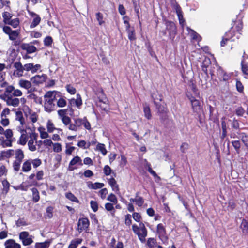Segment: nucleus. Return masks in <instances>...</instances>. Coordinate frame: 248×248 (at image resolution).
<instances>
[{"mask_svg":"<svg viewBox=\"0 0 248 248\" xmlns=\"http://www.w3.org/2000/svg\"><path fill=\"white\" fill-rule=\"evenodd\" d=\"M60 96V93L56 91H49L45 94L44 108L46 112L50 113L55 110V105L54 102Z\"/></svg>","mask_w":248,"mask_h":248,"instance_id":"obj_1","label":"nucleus"},{"mask_svg":"<svg viewBox=\"0 0 248 248\" xmlns=\"http://www.w3.org/2000/svg\"><path fill=\"white\" fill-rule=\"evenodd\" d=\"M132 228L133 231L135 234L138 235L140 241L144 242L147 235V231L144 224L142 222H140L139 226L133 224Z\"/></svg>","mask_w":248,"mask_h":248,"instance_id":"obj_2","label":"nucleus"},{"mask_svg":"<svg viewBox=\"0 0 248 248\" xmlns=\"http://www.w3.org/2000/svg\"><path fill=\"white\" fill-rule=\"evenodd\" d=\"M21 126L18 127V131L20 133H24L26 135L29 136L30 138L33 137H37V134L35 133V128L33 126H30L29 125H26L24 127L23 126L24 120L22 118L19 119Z\"/></svg>","mask_w":248,"mask_h":248,"instance_id":"obj_3","label":"nucleus"},{"mask_svg":"<svg viewBox=\"0 0 248 248\" xmlns=\"http://www.w3.org/2000/svg\"><path fill=\"white\" fill-rule=\"evenodd\" d=\"M0 98L6 102L8 106L17 107L19 104V99L12 97L10 93L5 91L4 93L0 95Z\"/></svg>","mask_w":248,"mask_h":248,"instance_id":"obj_4","label":"nucleus"},{"mask_svg":"<svg viewBox=\"0 0 248 248\" xmlns=\"http://www.w3.org/2000/svg\"><path fill=\"white\" fill-rule=\"evenodd\" d=\"M42 164V161L40 159H35L33 160H29L26 161L23 164V170H30L31 169V165L33 169H37Z\"/></svg>","mask_w":248,"mask_h":248,"instance_id":"obj_5","label":"nucleus"},{"mask_svg":"<svg viewBox=\"0 0 248 248\" xmlns=\"http://www.w3.org/2000/svg\"><path fill=\"white\" fill-rule=\"evenodd\" d=\"M2 30L5 34L9 36V39L12 41L16 40L20 33L19 30H12L8 26H4L2 27Z\"/></svg>","mask_w":248,"mask_h":248,"instance_id":"obj_6","label":"nucleus"},{"mask_svg":"<svg viewBox=\"0 0 248 248\" xmlns=\"http://www.w3.org/2000/svg\"><path fill=\"white\" fill-rule=\"evenodd\" d=\"M19 239L21 240L22 244L24 246H28L31 244L32 242V236L30 235L28 232L24 231L19 234Z\"/></svg>","mask_w":248,"mask_h":248,"instance_id":"obj_7","label":"nucleus"},{"mask_svg":"<svg viewBox=\"0 0 248 248\" xmlns=\"http://www.w3.org/2000/svg\"><path fill=\"white\" fill-rule=\"evenodd\" d=\"M67 109H60L57 113L62 123L65 125H68L71 123V119L66 115Z\"/></svg>","mask_w":248,"mask_h":248,"instance_id":"obj_8","label":"nucleus"},{"mask_svg":"<svg viewBox=\"0 0 248 248\" xmlns=\"http://www.w3.org/2000/svg\"><path fill=\"white\" fill-rule=\"evenodd\" d=\"M47 76L45 74H42V75H35L31 78V81L33 84L36 85H38L43 83L46 79Z\"/></svg>","mask_w":248,"mask_h":248,"instance_id":"obj_9","label":"nucleus"},{"mask_svg":"<svg viewBox=\"0 0 248 248\" xmlns=\"http://www.w3.org/2000/svg\"><path fill=\"white\" fill-rule=\"evenodd\" d=\"M82 160L78 155L75 156L70 161L69 166L71 169H76L77 166H82Z\"/></svg>","mask_w":248,"mask_h":248,"instance_id":"obj_10","label":"nucleus"},{"mask_svg":"<svg viewBox=\"0 0 248 248\" xmlns=\"http://www.w3.org/2000/svg\"><path fill=\"white\" fill-rule=\"evenodd\" d=\"M14 67L16 70L14 71V74L17 77H20L23 75L24 66L19 62H16L14 63Z\"/></svg>","mask_w":248,"mask_h":248,"instance_id":"obj_11","label":"nucleus"},{"mask_svg":"<svg viewBox=\"0 0 248 248\" xmlns=\"http://www.w3.org/2000/svg\"><path fill=\"white\" fill-rule=\"evenodd\" d=\"M89 225V222L87 218H83L80 219L78 222V231L81 232L86 230Z\"/></svg>","mask_w":248,"mask_h":248,"instance_id":"obj_12","label":"nucleus"},{"mask_svg":"<svg viewBox=\"0 0 248 248\" xmlns=\"http://www.w3.org/2000/svg\"><path fill=\"white\" fill-rule=\"evenodd\" d=\"M24 66L25 71H31L32 73L37 72L41 67L40 64L34 65L33 63H27L25 64Z\"/></svg>","mask_w":248,"mask_h":248,"instance_id":"obj_13","label":"nucleus"},{"mask_svg":"<svg viewBox=\"0 0 248 248\" xmlns=\"http://www.w3.org/2000/svg\"><path fill=\"white\" fill-rule=\"evenodd\" d=\"M21 48L26 51L28 53H32L36 51V48L35 46L28 43H23L20 46Z\"/></svg>","mask_w":248,"mask_h":248,"instance_id":"obj_14","label":"nucleus"},{"mask_svg":"<svg viewBox=\"0 0 248 248\" xmlns=\"http://www.w3.org/2000/svg\"><path fill=\"white\" fill-rule=\"evenodd\" d=\"M69 104L72 106H76L78 108H80L82 104L81 97L79 94H77L76 98H72L69 100Z\"/></svg>","mask_w":248,"mask_h":248,"instance_id":"obj_15","label":"nucleus"},{"mask_svg":"<svg viewBox=\"0 0 248 248\" xmlns=\"http://www.w3.org/2000/svg\"><path fill=\"white\" fill-rule=\"evenodd\" d=\"M46 127L48 132L50 133H53L54 131L57 130L58 132H62V129L57 128L55 127L54 124L51 120H48L46 123Z\"/></svg>","mask_w":248,"mask_h":248,"instance_id":"obj_16","label":"nucleus"},{"mask_svg":"<svg viewBox=\"0 0 248 248\" xmlns=\"http://www.w3.org/2000/svg\"><path fill=\"white\" fill-rule=\"evenodd\" d=\"M31 81L28 80L20 79L18 81V85L20 87L24 88L26 90H29L31 87Z\"/></svg>","mask_w":248,"mask_h":248,"instance_id":"obj_17","label":"nucleus"},{"mask_svg":"<svg viewBox=\"0 0 248 248\" xmlns=\"http://www.w3.org/2000/svg\"><path fill=\"white\" fill-rule=\"evenodd\" d=\"M37 137H31L30 140L28 141V145L29 149L31 151L33 152L36 150Z\"/></svg>","mask_w":248,"mask_h":248,"instance_id":"obj_18","label":"nucleus"},{"mask_svg":"<svg viewBox=\"0 0 248 248\" xmlns=\"http://www.w3.org/2000/svg\"><path fill=\"white\" fill-rule=\"evenodd\" d=\"M32 186H39V185L37 182L27 181L19 186V188H21V190L23 191H27Z\"/></svg>","mask_w":248,"mask_h":248,"instance_id":"obj_19","label":"nucleus"},{"mask_svg":"<svg viewBox=\"0 0 248 248\" xmlns=\"http://www.w3.org/2000/svg\"><path fill=\"white\" fill-rule=\"evenodd\" d=\"M30 15L33 17V20L30 25L31 28L37 26L40 22L41 18L39 16L33 12H30Z\"/></svg>","mask_w":248,"mask_h":248,"instance_id":"obj_20","label":"nucleus"},{"mask_svg":"<svg viewBox=\"0 0 248 248\" xmlns=\"http://www.w3.org/2000/svg\"><path fill=\"white\" fill-rule=\"evenodd\" d=\"M0 134L4 135L7 140H10L13 136L11 129H7L4 130V128L0 125Z\"/></svg>","mask_w":248,"mask_h":248,"instance_id":"obj_21","label":"nucleus"},{"mask_svg":"<svg viewBox=\"0 0 248 248\" xmlns=\"http://www.w3.org/2000/svg\"><path fill=\"white\" fill-rule=\"evenodd\" d=\"M5 248H20V244L16 243L14 240L9 239L5 242Z\"/></svg>","mask_w":248,"mask_h":248,"instance_id":"obj_22","label":"nucleus"},{"mask_svg":"<svg viewBox=\"0 0 248 248\" xmlns=\"http://www.w3.org/2000/svg\"><path fill=\"white\" fill-rule=\"evenodd\" d=\"M28 95L27 98L29 99L33 100L36 103L41 104L42 99L41 97H38L36 94L32 93L31 91H28Z\"/></svg>","mask_w":248,"mask_h":248,"instance_id":"obj_23","label":"nucleus"},{"mask_svg":"<svg viewBox=\"0 0 248 248\" xmlns=\"http://www.w3.org/2000/svg\"><path fill=\"white\" fill-rule=\"evenodd\" d=\"M26 115L29 119L33 123H34L36 122L38 120V115L35 112H33L29 110V111L26 112Z\"/></svg>","mask_w":248,"mask_h":248,"instance_id":"obj_24","label":"nucleus"},{"mask_svg":"<svg viewBox=\"0 0 248 248\" xmlns=\"http://www.w3.org/2000/svg\"><path fill=\"white\" fill-rule=\"evenodd\" d=\"M191 103L193 111L197 113L199 112L201 108L199 100L195 99H191Z\"/></svg>","mask_w":248,"mask_h":248,"instance_id":"obj_25","label":"nucleus"},{"mask_svg":"<svg viewBox=\"0 0 248 248\" xmlns=\"http://www.w3.org/2000/svg\"><path fill=\"white\" fill-rule=\"evenodd\" d=\"M88 187L90 189H97L103 187L104 186V184L102 183L96 182L93 183L91 182H89L87 183Z\"/></svg>","mask_w":248,"mask_h":248,"instance_id":"obj_26","label":"nucleus"},{"mask_svg":"<svg viewBox=\"0 0 248 248\" xmlns=\"http://www.w3.org/2000/svg\"><path fill=\"white\" fill-rule=\"evenodd\" d=\"M38 130L40 133V138L42 139H45L49 138V133L47 131H46V129L43 127H39L38 128Z\"/></svg>","mask_w":248,"mask_h":248,"instance_id":"obj_27","label":"nucleus"},{"mask_svg":"<svg viewBox=\"0 0 248 248\" xmlns=\"http://www.w3.org/2000/svg\"><path fill=\"white\" fill-rule=\"evenodd\" d=\"M242 231L244 234L248 236V222L245 219H243L240 226Z\"/></svg>","mask_w":248,"mask_h":248,"instance_id":"obj_28","label":"nucleus"},{"mask_svg":"<svg viewBox=\"0 0 248 248\" xmlns=\"http://www.w3.org/2000/svg\"><path fill=\"white\" fill-rule=\"evenodd\" d=\"M77 146L80 148L83 149H87L90 148L91 143L90 142H86L84 140H80L78 141Z\"/></svg>","mask_w":248,"mask_h":248,"instance_id":"obj_29","label":"nucleus"},{"mask_svg":"<svg viewBox=\"0 0 248 248\" xmlns=\"http://www.w3.org/2000/svg\"><path fill=\"white\" fill-rule=\"evenodd\" d=\"M128 38L130 41H134L136 39L135 31L133 27L126 30Z\"/></svg>","mask_w":248,"mask_h":248,"instance_id":"obj_30","label":"nucleus"},{"mask_svg":"<svg viewBox=\"0 0 248 248\" xmlns=\"http://www.w3.org/2000/svg\"><path fill=\"white\" fill-rule=\"evenodd\" d=\"M2 16L3 18V22L5 24H7V23L11 20L12 17V14L6 11L2 13Z\"/></svg>","mask_w":248,"mask_h":248,"instance_id":"obj_31","label":"nucleus"},{"mask_svg":"<svg viewBox=\"0 0 248 248\" xmlns=\"http://www.w3.org/2000/svg\"><path fill=\"white\" fill-rule=\"evenodd\" d=\"M82 239L81 238H77L73 240L68 248H77L78 246L81 243Z\"/></svg>","mask_w":248,"mask_h":248,"instance_id":"obj_32","label":"nucleus"},{"mask_svg":"<svg viewBox=\"0 0 248 248\" xmlns=\"http://www.w3.org/2000/svg\"><path fill=\"white\" fill-rule=\"evenodd\" d=\"M95 16L99 25H102L105 23V21L104 18V16L102 13L100 12H97L95 14Z\"/></svg>","mask_w":248,"mask_h":248,"instance_id":"obj_33","label":"nucleus"},{"mask_svg":"<svg viewBox=\"0 0 248 248\" xmlns=\"http://www.w3.org/2000/svg\"><path fill=\"white\" fill-rule=\"evenodd\" d=\"M15 154V151L13 150H8L6 151L2 152L0 154V157L9 158L13 156Z\"/></svg>","mask_w":248,"mask_h":248,"instance_id":"obj_34","label":"nucleus"},{"mask_svg":"<svg viewBox=\"0 0 248 248\" xmlns=\"http://www.w3.org/2000/svg\"><path fill=\"white\" fill-rule=\"evenodd\" d=\"M157 232L158 233L159 237H164L165 235L166 232L165 228L162 224H159L157 226Z\"/></svg>","mask_w":248,"mask_h":248,"instance_id":"obj_35","label":"nucleus"},{"mask_svg":"<svg viewBox=\"0 0 248 248\" xmlns=\"http://www.w3.org/2000/svg\"><path fill=\"white\" fill-rule=\"evenodd\" d=\"M31 191L32 193V200L33 202H38L40 199L38 190L35 188H33L31 189Z\"/></svg>","mask_w":248,"mask_h":248,"instance_id":"obj_36","label":"nucleus"},{"mask_svg":"<svg viewBox=\"0 0 248 248\" xmlns=\"http://www.w3.org/2000/svg\"><path fill=\"white\" fill-rule=\"evenodd\" d=\"M75 150V147L74 146H71L68 143L66 144L65 153L67 155L69 156L72 155Z\"/></svg>","mask_w":248,"mask_h":248,"instance_id":"obj_37","label":"nucleus"},{"mask_svg":"<svg viewBox=\"0 0 248 248\" xmlns=\"http://www.w3.org/2000/svg\"><path fill=\"white\" fill-rule=\"evenodd\" d=\"M130 201L135 202L136 204L139 206H141L144 202L143 198L140 197H137L135 199L131 198Z\"/></svg>","mask_w":248,"mask_h":248,"instance_id":"obj_38","label":"nucleus"},{"mask_svg":"<svg viewBox=\"0 0 248 248\" xmlns=\"http://www.w3.org/2000/svg\"><path fill=\"white\" fill-rule=\"evenodd\" d=\"M20 24V21L19 18H16L13 19H11L10 22H9L7 24L11 26L12 27L14 28H17Z\"/></svg>","mask_w":248,"mask_h":248,"instance_id":"obj_39","label":"nucleus"},{"mask_svg":"<svg viewBox=\"0 0 248 248\" xmlns=\"http://www.w3.org/2000/svg\"><path fill=\"white\" fill-rule=\"evenodd\" d=\"M21 136L19 140V142L20 144L24 145L26 144L28 138V135L24 133H20Z\"/></svg>","mask_w":248,"mask_h":248,"instance_id":"obj_40","label":"nucleus"},{"mask_svg":"<svg viewBox=\"0 0 248 248\" xmlns=\"http://www.w3.org/2000/svg\"><path fill=\"white\" fill-rule=\"evenodd\" d=\"M16 155V158L17 159L16 160H20L22 161L23 158H24V154L23 151L20 149L16 150L15 151V154Z\"/></svg>","mask_w":248,"mask_h":248,"instance_id":"obj_41","label":"nucleus"},{"mask_svg":"<svg viewBox=\"0 0 248 248\" xmlns=\"http://www.w3.org/2000/svg\"><path fill=\"white\" fill-rule=\"evenodd\" d=\"M108 183L110 185V186H111L112 189L114 191H117L118 190V185L116 184V181L115 180L111 178L108 180Z\"/></svg>","mask_w":248,"mask_h":248,"instance_id":"obj_42","label":"nucleus"},{"mask_svg":"<svg viewBox=\"0 0 248 248\" xmlns=\"http://www.w3.org/2000/svg\"><path fill=\"white\" fill-rule=\"evenodd\" d=\"M96 150L100 151L103 155H105L107 152L105 145L101 143H98L97 145Z\"/></svg>","mask_w":248,"mask_h":248,"instance_id":"obj_43","label":"nucleus"},{"mask_svg":"<svg viewBox=\"0 0 248 248\" xmlns=\"http://www.w3.org/2000/svg\"><path fill=\"white\" fill-rule=\"evenodd\" d=\"M105 209L108 211L111 212V214L112 216L114 215V208L113 205L110 203H107L105 205Z\"/></svg>","mask_w":248,"mask_h":248,"instance_id":"obj_44","label":"nucleus"},{"mask_svg":"<svg viewBox=\"0 0 248 248\" xmlns=\"http://www.w3.org/2000/svg\"><path fill=\"white\" fill-rule=\"evenodd\" d=\"M53 150L56 153L61 152L62 150V144L60 143H54L53 146Z\"/></svg>","mask_w":248,"mask_h":248,"instance_id":"obj_45","label":"nucleus"},{"mask_svg":"<svg viewBox=\"0 0 248 248\" xmlns=\"http://www.w3.org/2000/svg\"><path fill=\"white\" fill-rule=\"evenodd\" d=\"M144 113L145 117L148 120L151 119L152 115L151 113L150 109L149 106H145L144 108Z\"/></svg>","mask_w":248,"mask_h":248,"instance_id":"obj_46","label":"nucleus"},{"mask_svg":"<svg viewBox=\"0 0 248 248\" xmlns=\"http://www.w3.org/2000/svg\"><path fill=\"white\" fill-rule=\"evenodd\" d=\"M60 97V98L57 102V105L58 107L60 108L64 107L66 105V100L63 98L61 97V95L60 96H58V97Z\"/></svg>","mask_w":248,"mask_h":248,"instance_id":"obj_47","label":"nucleus"},{"mask_svg":"<svg viewBox=\"0 0 248 248\" xmlns=\"http://www.w3.org/2000/svg\"><path fill=\"white\" fill-rule=\"evenodd\" d=\"M49 246V242L46 241L43 243H38L35 244V248H48Z\"/></svg>","mask_w":248,"mask_h":248,"instance_id":"obj_48","label":"nucleus"},{"mask_svg":"<svg viewBox=\"0 0 248 248\" xmlns=\"http://www.w3.org/2000/svg\"><path fill=\"white\" fill-rule=\"evenodd\" d=\"M65 196L67 199L72 202H79L78 199L72 193L69 192L66 193Z\"/></svg>","mask_w":248,"mask_h":248,"instance_id":"obj_49","label":"nucleus"},{"mask_svg":"<svg viewBox=\"0 0 248 248\" xmlns=\"http://www.w3.org/2000/svg\"><path fill=\"white\" fill-rule=\"evenodd\" d=\"M39 142H42L45 146L48 147L52 146L54 144L52 140L48 138L45 139V140L43 141H40Z\"/></svg>","mask_w":248,"mask_h":248,"instance_id":"obj_50","label":"nucleus"},{"mask_svg":"<svg viewBox=\"0 0 248 248\" xmlns=\"http://www.w3.org/2000/svg\"><path fill=\"white\" fill-rule=\"evenodd\" d=\"M187 30L188 31V34L193 39H198V34L195 32L193 30L190 29L188 27H186Z\"/></svg>","mask_w":248,"mask_h":248,"instance_id":"obj_51","label":"nucleus"},{"mask_svg":"<svg viewBox=\"0 0 248 248\" xmlns=\"http://www.w3.org/2000/svg\"><path fill=\"white\" fill-rule=\"evenodd\" d=\"M90 205L91 208L94 212H96L98 210V205L97 202L95 201H91L90 202Z\"/></svg>","mask_w":248,"mask_h":248,"instance_id":"obj_52","label":"nucleus"},{"mask_svg":"<svg viewBox=\"0 0 248 248\" xmlns=\"http://www.w3.org/2000/svg\"><path fill=\"white\" fill-rule=\"evenodd\" d=\"M88 165V166H92L93 165V160L88 157H85L83 159V164Z\"/></svg>","mask_w":248,"mask_h":248,"instance_id":"obj_53","label":"nucleus"},{"mask_svg":"<svg viewBox=\"0 0 248 248\" xmlns=\"http://www.w3.org/2000/svg\"><path fill=\"white\" fill-rule=\"evenodd\" d=\"M53 207L49 206L46 208V216L48 218H50L53 216Z\"/></svg>","mask_w":248,"mask_h":248,"instance_id":"obj_54","label":"nucleus"},{"mask_svg":"<svg viewBox=\"0 0 248 248\" xmlns=\"http://www.w3.org/2000/svg\"><path fill=\"white\" fill-rule=\"evenodd\" d=\"M53 42V39L50 36H47L46 37L44 40V43L45 46H50L51 45Z\"/></svg>","mask_w":248,"mask_h":248,"instance_id":"obj_55","label":"nucleus"},{"mask_svg":"<svg viewBox=\"0 0 248 248\" xmlns=\"http://www.w3.org/2000/svg\"><path fill=\"white\" fill-rule=\"evenodd\" d=\"M108 201L113 202L114 204L117 203V199L115 195L113 194H110L107 198Z\"/></svg>","mask_w":248,"mask_h":248,"instance_id":"obj_56","label":"nucleus"},{"mask_svg":"<svg viewBox=\"0 0 248 248\" xmlns=\"http://www.w3.org/2000/svg\"><path fill=\"white\" fill-rule=\"evenodd\" d=\"M133 218L137 222H140L141 218L140 215L137 212H134L132 215Z\"/></svg>","mask_w":248,"mask_h":248,"instance_id":"obj_57","label":"nucleus"},{"mask_svg":"<svg viewBox=\"0 0 248 248\" xmlns=\"http://www.w3.org/2000/svg\"><path fill=\"white\" fill-rule=\"evenodd\" d=\"M241 140L245 145L248 148V136L243 134L241 136Z\"/></svg>","mask_w":248,"mask_h":248,"instance_id":"obj_58","label":"nucleus"},{"mask_svg":"<svg viewBox=\"0 0 248 248\" xmlns=\"http://www.w3.org/2000/svg\"><path fill=\"white\" fill-rule=\"evenodd\" d=\"M66 90L67 92L71 94H74L76 93V90L75 88L70 85L66 86Z\"/></svg>","mask_w":248,"mask_h":248,"instance_id":"obj_59","label":"nucleus"},{"mask_svg":"<svg viewBox=\"0 0 248 248\" xmlns=\"http://www.w3.org/2000/svg\"><path fill=\"white\" fill-rule=\"evenodd\" d=\"M22 92L18 89H14V92L13 93V95L15 97H20L22 95Z\"/></svg>","mask_w":248,"mask_h":248,"instance_id":"obj_60","label":"nucleus"},{"mask_svg":"<svg viewBox=\"0 0 248 248\" xmlns=\"http://www.w3.org/2000/svg\"><path fill=\"white\" fill-rule=\"evenodd\" d=\"M124 23L125 24L126 30L131 28L130 25L129 23V18L127 16H124L123 17Z\"/></svg>","mask_w":248,"mask_h":248,"instance_id":"obj_61","label":"nucleus"},{"mask_svg":"<svg viewBox=\"0 0 248 248\" xmlns=\"http://www.w3.org/2000/svg\"><path fill=\"white\" fill-rule=\"evenodd\" d=\"M210 64V61L209 58H206L203 62V66L206 68V69H203L205 72L207 71V68L208 67L209 65Z\"/></svg>","mask_w":248,"mask_h":248,"instance_id":"obj_62","label":"nucleus"},{"mask_svg":"<svg viewBox=\"0 0 248 248\" xmlns=\"http://www.w3.org/2000/svg\"><path fill=\"white\" fill-rule=\"evenodd\" d=\"M132 223L131 216L130 214H127L125 217V223L127 226H130Z\"/></svg>","mask_w":248,"mask_h":248,"instance_id":"obj_63","label":"nucleus"},{"mask_svg":"<svg viewBox=\"0 0 248 248\" xmlns=\"http://www.w3.org/2000/svg\"><path fill=\"white\" fill-rule=\"evenodd\" d=\"M1 120L0 121L1 124L4 126H7L9 124V120L6 117H1Z\"/></svg>","mask_w":248,"mask_h":248,"instance_id":"obj_64","label":"nucleus"}]
</instances>
